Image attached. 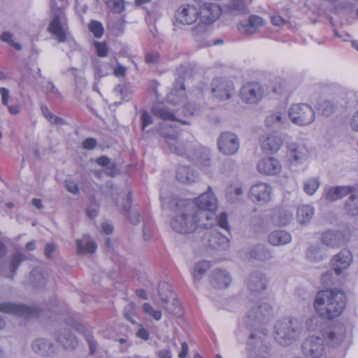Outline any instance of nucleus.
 <instances>
[{"instance_id": "f257e3e1", "label": "nucleus", "mask_w": 358, "mask_h": 358, "mask_svg": "<svg viewBox=\"0 0 358 358\" xmlns=\"http://www.w3.org/2000/svg\"><path fill=\"white\" fill-rule=\"evenodd\" d=\"M152 113L155 117L172 122L171 124L164 123L160 125L157 132L161 136L164 137L168 144L169 150L174 154L180 156H186L189 159L195 162L198 165L202 167L210 166V152L208 150H203L202 152L197 154H191L189 151L191 145L188 142L183 143L182 134L178 132L176 122L182 124H187V121H182L176 117L173 109H170L167 105L164 103L155 104L152 108Z\"/></svg>"}, {"instance_id": "f03ea898", "label": "nucleus", "mask_w": 358, "mask_h": 358, "mask_svg": "<svg viewBox=\"0 0 358 358\" xmlns=\"http://www.w3.org/2000/svg\"><path fill=\"white\" fill-rule=\"evenodd\" d=\"M272 314V307L266 302L251 305L241 323L247 328H256L248 341L250 358H269L270 347L267 344V330L261 325Z\"/></svg>"}, {"instance_id": "7ed1b4c3", "label": "nucleus", "mask_w": 358, "mask_h": 358, "mask_svg": "<svg viewBox=\"0 0 358 358\" xmlns=\"http://www.w3.org/2000/svg\"><path fill=\"white\" fill-rule=\"evenodd\" d=\"M346 306V297L343 291L326 289L317 293L314 307L317 313L326 319L338 317Z\"/></svg>"}, {"instance_id": "20e7f679", "label": "nucleus", "mask_w": 358, "mask_h": 358, "mask_svg": "<svg viewBox=\"0 0 358 358\" xmlns=\"http://www.w3.org/2000/svg\"><path fill=\"white\" fill-rule=\"evenodd\" d=\"M170 224L172 229L180 234L193 232L198 226L208 227L211 224L205 223L198 217L196 212L189 210L187 207L184 209L177 208L171 220Z\"/></svg>"}, {"instance_id": "39448f33", "label": "nucleus", "mask_w": 358, "mask_h": 358, "mask_svg": "<svg viewBox=\"0 0 358 358\" xmlns=\"http://www.w3.org/2000/svg\"><path fill=\"white\" fill-rule=\"evenodd\" d=\"M301 330L295 319L284 318L278 320L274 326L275 339L280 345H290L299 338Z\"/></svg>"}, {"instance_id": "423d86ee", "label": "nucleus", "mask_w": 358, "mask_h": 358, "mask_svg": "<svg viewBox=\"0 0 358 358\" xmlns=\"http://www.w3.org/2000/svg\"><path fill=\"white\" fill-rule=\"evenodd\" d=\"M194 203L197 208L192 210L197 213L201 220L203 217H206L207 221L215 218L218 208V201L210 186L208 187L206 192L194 199Z\"/></svg>"}, {"instance_id": "0eeeda50", "label": "nucleus", "mask_w": 358, "mask_h": 358, "mask_svg": "<svg viewBox=\"0 0 358 358\" xmlns=\"http://www.w3.org/2000/svg\"><path fill=\"white\" fill-rule=\"evenodd\" d=\"M288 116L292 122L299 127L310 125L315 120L313 108L307 103H295L290 106Z\"/></svg>"}, {"instance_id": "6e6552de", "label": "nucleus", "mask_w": 358, "mask_h": 358, "mask_svg": "<svg viewBox=\"0 0 358 358\" xmlns=\"http://www.w3.org/2000/svg\"><path fill=\"white\" fill-rule=\"evenodd\" d=\"M52 10L54 17L49 25V31L57 38L59 42L63 43L66 41L70 46L76 49L77 47L76 42L73 40L68 38L66 31L61 24V21L65 19V15L63 10L55 6L53 3H52Z\"/></svg>"}, {"instance_id": "1a4fd4ad", "label": "nucleus", "mask_w": 358, "mask_h": 358, "mask_svg": "<svg viewBox=\"0 0 358 358\" xmlns=\"http://www.w3.org/2000/svg\"><path fill=\"white\" fill-rule=\"evenodd\" d=\"M158 292L162 301L164 303L167 311L173 315L180 316L182 314V308L179 301L174 297L171 286L165 282L159 285Z\"/></svg>"}, {"instance_id": "9d476101", "label": "nucleus", "mask_w": 358, "mask_h": 358, "mask_svg": "<svg viewBox=\"0 0 358 358\" xmlns=\"http://www.w3.org/2000/svg\"><path fill=\"white\" fill-rule=\"evenodd\" d=\"M273 192V188L268 183L259 182L251 186L248 196L253 203L265 206L271 201Z\"/></svg>"}, {"instance_id": "9b49d317", "label": "nucleus", "mask_w": 358, "mask_h": 358, "mask_svg": "<svg viewBox=\"0 0 358 358\" xmlns=\"http://www.w3.org/2000/svg\"><path fill=\"white\" fill-rule=\"evenodd\" d=\"M175 22L180 25L194 24L199 19V8L194 3H184L175 13Z\"/></svg>"}, {"instance_id": "f8f14e48", "label": "nucleus", "mask_w": 358, "mask_h": 358, "mask_svg": "<svg viewBox=\"0 0 358 358\" xmlns=\"http://www.w3.org/2000/svg\"><path fill=\"white\" fill-rule=\"evenodd\" d=\"M200 22L205 24H211L221 15L222 7L216 3L199 1L197 4Z\"/></svg>"}, {"instance_id": "ddd939ff", "label": "nucleus", "mask_w": 358, "mask_h": 358, "mask_svg": "<svg viewBox=\"0 0 358 358\" xmlns=\"http://www.w3.org/2000/svg\"><path fill=\"white\" fill-rule=\"evenodd\" d=\"M211 92L214 97L220 101L228 100L235 93L234 85L229 80L217 78L212 81Z\"/></svg>"}, {"instance_id": "4468645a", "label": "nucleus", "mask_w": 358, "mask_h": 358, "mask_svg": "<svg viewBox=\"0 0 358 358\" xmlns=\"http://www.w3.org/2000/svg\"><path fill=\"white\" fill-rule=\"evenodd\" d=\"M264 92V89L259 83H248L241 87L240 98L245 103L254 104L263 98Z\"/></svg>"}, {"instance_id": "2eb2a0df", "label": "nucleus", "mask_w": 358, "mask_h": 358, "mask_svg": "<svg viewBox=\"0 0 358 358\" xmlns=\"http://www.w3.org/2000/svg\"><path fill=\"white\" fill-rule=\"evenodd\" d=\"M302 351L306 358H321L324 354L323 339L315 336L308 337L303 343Z\"/></svg>"}, {"instance_id": "dca6fc26", "label": "nucleus", "mask_w": 358, "mask_h": 358, "mask_svg": "<svg viewBox=\"0 0 358 358\" xmlns=\"http://www.w3.org/2000/svg\"><path fill=\"white\" fill-rule=\"evenodd\" d=\"M0 312L13 315L18 317H24L25 319L38 315V311L35 308L24 304L9 302L0 304Z\"/></svg>"}, {"instance_id": "f3484780", "label": "nucleus", "mask_w": 358, "mask_h": 358, "mask_svg": "<svg viewBox=\"0 0 358 358\" xmlns=\"http://www.w3.org/2000/svg\"><path fill=\"white\" fill-rule=\"evenodd\" d=\"M308 147L301 142H291L287 145V157L294 165L303 163L308 157Z\"/></svg>"}, {"instance_id": "a211bd4d", "label": "nucleus", "mask_w": 358, "mask_h": 358, "mask_svg": "<svg viewBox=\"0 0 358 358\" xmlns=\"http://www.w3.org/2000/svg\"><path fill=\"white\" fill-rule=\"evenodd\" d=\"M217 145L220 151L227 155H231L237 152L240 143L237 136L232 132H223L217 139Z\"/></svg>"}, {"instance_id": "6ab92c4d", "label": "nucleus", "mask_w": 358, "mask_h": 358, "mask_svg": "<svg viewBox=\"0 0 358 358\" xmlns=\"http://www.w3.org/2000/svg\"><path fill=\"white\" fill-rule=\"evenodd\" d=\"M322 336L327 345L331 348H336L343 342L345 329L341 324L336 325L325 330Z\"/></svg>"}, {"instance_id": "aec40b11", "label": "nucleus", "mask_w": 358, "mask_h": 358, "mask_svg": "<svg viewBox=\"0 0 358 358\" xmlns=\"http://www.w3.org/2000/svg\"><path fill=\"white\" fill-rule=\"evenodd\" d=\"M259 143L264 152L273 154L280 150L283 145V140L277 134H269L262 136L260 138Z\"/></svg>"}, {"instance_id": "412c9836", "label": "nucleus", "mask_w": 358, "mask_h": 358, "mask_svg": "<svg viewBox=\"0 0 358 358\" xmlns=\"http://www.w3.org/2000/svg\"><path fill=\"white\" fill-rule=\"evenodd\" d=\"M257 169L262 174L275 176L281 171L282 165L276 158L268 157L262 159L258 162Z\"/></svg>"}, {"instance_id": "4be33fe9", "label": "nucleus", "mask_w": 358, "mask_h": 358, "mask_svg": "<svg viewBox=\"0 0 358 358\" xmlns=\"http://www.w3.org/2000/svg\"><path fill=\"white\" fill-rule=\"evenodd\" d=\"M264 20L262 17L251 15L247 22H242L238 25V29L241 34L245 35L256 33L259 28L264 25Z\"/></svg>"}, {"instance_id": "5701e85b", "label": "nucleus", "mask_w": 358, "mask_h": 358, "mask_svg": "<svg viewBox=\"0 0 358 358\" xmlns=\"http://www.w3.org/2000/svg\"><path fill=\"white\" fill-rule=\"evenodd\" d=\"M267 278L260 273L251 275L248 281V287L254 296L261 294L266 289Z\"/></svg>"}, {"instance_id": "b1692460", "label": "nucleus", "mask_w": 358, "mask_h": 358, "mask_svg": "<svg viewBox=\"0 0 358 358\" xmlns=\"http://www.w3.org/2000/svg\"><path fill=\"white\" fill-rule=\"evenodd\" d=\"M352 261V256L350 250H343L331 260V266L336 273L339 275L341 271L348 268Z\"/></svg>"}, {"instance_id": "393cba45", "label": "nucleus", "mask_w": 358, "mask_h": 358, "mask_svg": "<svg viewBox=\"0 0 358 358\" xmlns=\"http://www.w3.org/2000/svg\"><path fill=\"white\" fill-rule=\"evenodd\" d=\"M31 348L34 352L42 357L51 356L55 351L52 342L42 338L34 340L31 343Z\"/></svg>"}, {"instance_id": "a878e982", "label": "nucleus", "mask_w": 358, "mask_h": 358, "mask_svg": "<svg viewBox=\"0 0 358 358\" xmlns=\"http://www.w3.org/2000/svg\"><path fill=\"white\" fill-rule=\"evenodd\" d=\"M210 280L214 287L223 289L230 285L231 278L226 270L215 269L210 274Z\"/></svg>"}, {"instance_id": "bb28decb", "label": "nucleus", "mask_w": 358, "mask_h": 358, "mask_svg": "<svg viewBox=\"0 0 358 358\" xmlns=\"http://www.w3.org/2000/svg\"><path fill=\"white\" fill-rule=\"evenodd\" d=\"M185 87L183 78L179 77L176 80V83L171 92L167 95V102L173 105L182 103L185 100Z\"/></svg>"}, {"instance_id": "cd10ccee", "label": "nucleus", "mask_w": 358, "mask_h": 358, "mask_svg": "<svg viewBox=\"0 0 358 358\" xmlns=\"http://www.w3.org/2000/svg\"><path fill=\"white\" fill-rule=\"evenodd\" d=\"M352 191V188L350 186L329 187L324 189L323 196L329 201H334L347 196Z\"/></svg>"}, {"instance_id": "c85d7f7f", "label": "nucleus", "mask_w": 358, "mask_h": 358, "mask_svg": "<svg viewBox=\"0 0 358 358\" xmlns=\"http://www.w3.org/2000/svg\"><path fill=\"white\" fill-rule=\"evenodd\" d=\"M210 247L216 250H227L229 248V239L221 233L212 230L208 235Z\"/></svg>"}, {"instance_id": "c756f323", "label": "nucleus", "mask_w": 358, "mask_h": 358, "mask_svg": "<svg viewBox=\"0 0 358 358\" xmlns=\"http://www.w3.org/2000/svg\"><path fill=\"white\" fill-rule=\"evenodd\" d=\"M176 178L180 182L191 184L197 181L198 174L189 166H180L177 169Z\"/></svg>"}, {"instance_id": "7c9ffc66", "label": "nucleus", "mask_w": 358, "mask_h": 358, "mask_svg": "<svg viewBox=\"0 0 358 358\" xmlns=\"http://www.w3.org/2000/svg\"><path fill=\"white\" fill-rule=\"evenodd\" d=\"M315 214L314 208L309 204H302L297 207L296 220L301 224H306L313 218Z\"/></svg>"}, {"instance_id": "2f4dec72", "label": "nucleus", "mask_w": 358, "mask_h": 358, "mask_svg": "<svg viewBox=\"0 0 358 358\" xmlns=\"http://www.w3.org/2000/svg\"><path fill=\"white\" fill-rule=\"evenodd\" d=\"M57 339L66 349H73L78 344L76 337L66 329L58 331Z\"/></svg>"}, {"instance_id": "473e14b6", "label": "nucleus", "mask_w": 358, "mask_h": 358, "mask_svg": "<svg viewBox=\"0 0 358 358\" xmlns=\"http://www.w3.org/2000/svg\"><path fill=\"white\" fill-rule=\"evenodd\" d=\"M268 241L271 245L280 246L289 243L292 241V236L286 231L276 230L269 234Z\"/></svg>"}, {"instance_id": "72a5a7b5", "label": "nucleus", "mask_w": 358, "mask_h": 358, "mask_svg": "<svg viewBox=\"0 0 358 358\" xmlns=\"http://www.w3.org/2000/svg\"><path fill=\"white\" fill-rule=\"evenodd\" d=\"M76 246L78 252L80 255L93 254L97 248L96 244L88 236H83L81 239H78L76 241Z\"/></svg>"}, {"instance_id": "f704fd0d", "label": "nucleus", "mask_w": 358, "mask_h": 358, "mask_svg": "<svg viewBox=\"0 0 358 358\" xmlns=\"http://www.w3.org/2000/svg\"><path fill=\"white\" fill-rule=\"evenodd\" d=\"M293 218V214L290 210L285 209L275 210L272 215V221L276 225H286Z\"/></svg>"}, {"instance_id": "c9c22d12", "label": "nucleus", "mask_w": 358, "mask_h": 358, "mask_svg": "<svg viewBox=\"0 0 358 358\" xmlns=\"http://www.w3.org/2000/svg\"><path fill=\"white\" fill-rule=\"evenodd\" d=\"M286 122V117L281 112H275L268 115L265 119V125L268 128L278 129Z\"/></svg>"}, {"instance_id": "e433bc0d", "label": "nucleus", "mask_w": 358, "mask_h": 358, "mask_svg": "<svg viewBox=\"0 0 358 358\" xmlns=\"http://www.w3.org/2000/svg\"><path fill=\"white\" fill-rule=\"evenodd\" d=\"M343 235L339 231H327L322 236L323 244L330 247L338 245L343 241Z\"/></svg>"}, {"instance_id": "4c0bfd02", "label": "nucleus", "mask_w": 358, "mask_h": 358, "mask_svg": "<svg viewBox=\"0 0 358 358\" xmlns=\"http://www.w3.org/2000/svg\"><path fill=\"white\" fill-rule=\"evenodd\" d=\"M225 8L229 12L234 14H245L249 11L244 0H228Z\"/></svg>"}, {"instance_id": "58836bf2", "label": "nucleus", "mask_w": 358, "mask_h": 358, "mask_svg": "<svg viewBox=\"0 0 358 358\" xmlns=\"http://www.w3.org/2000/svg\"><path fill=\"white\" fill-rule=\"evenodd\" d=\"M243 193V187L240 184L231 185L226 189L227 198L231 203H235L238 201Z\"/></svg>"}, {"instance_id": "ea45409f", "label": "nucleus", "mask_w": 358, "mask_h": 358, "mask_svg": "<svg viewBox=\"0 0 358 358\" xmlns=\"http://www.w3.org/2000/svg\"><path fill=\"white\" fill-rule=\"evenodd\" d=\"M272 257V255L265 246L258 245L255 246L250 252V259H255L260 261H265L270 259Z\"/></svg>"}, {"instance_id": "a19ab883", "label": "nucleus", "mask_w": 358, "mask_h": 358, "mask_svg": "<svg viewBox=\"0 0 358 358\" xmlns=\"http://www.w3.org/2000/svg\"><path fill=\"white\" fill-rule=\"evenodd\" d=\"M210 268V262L207 261H201L196 263L194 267V271L192 272V277L194 281V283L199 282L203 275L206 273V272Z\"/></svg>"}, {"instance_id": "79ce46f5", "label": "nucleus", "mask_w": 358, "mask_h": 358, "mask_svg": "<svg viewBox=\"0 0 358 358\" xmlns=\"http://www.w3.org/2000/svg\"><path fill=\"white\" fill-rule=\"evenodd\" d=\"M31 284L36 287H43L46 283V274L43 273L41 268H34L29 275Z\"/></svg>"}, {"instance_id": "37998d69", "label": "nucleus", "mask_w": 358, "mask_h": 358, "mask_svg": "<svg viewBox=\"0 0 358 358\" xmlns=\"http://www.w3.org/2000/svg\"><path fill=\"white\" fill-rule=\"evenodd\" d=\"M123 208L126 213H129L128 218L129 221L135 224L140 221V213L136 209H132L129 211L131 208V193L127 194V197L124 199Z\"/></svg>"}, {"instance_id": "c03bdc74", "label": "nucleus", "mask_w": 358, "mask_h": 358, "mask_svg": "<svg viewBox=\"0 0 358 358\" xmlns=\"http://www.w3.org/2000/svg\"><path fill=\"white\" fill-rule=\"evenodd\" d=\"M326 256L324 249L318 245L311 246L307 252V258L313 262H320L323 260Z\"/></svg>"}, {"instance_id": "a18cd8bd", "label": "nucleus", "mask_w": 358, "mask_h": 358, "mask_svg": "<svg viewBox=\"0 0 358 358\" xmlns=\"http://www.w3.org/2000/svg\"><path fill=\"white\" fill-rule=\"evenodd\" d=\"M95 69V74L99 77L108 76L113 69V66L110 63L101 64L98 59L93 62Z\"/></svg>"}, {"instance_id": "49530a36", "label": "nucleus", "mask_w": 358, "mask_h": 358, "mask_svg": "<svg viewBox=\"0 0 358 358\" xmlns=\"http://www.w3.org/2000/svg\"><path fill=\"white\" fill-rule=\"evenodd\" d=\"M320 185L318 178H313L306 180L303 184V190L308 195H313Z\"/></svg>"}, {"instance_id": "de8ad7c7", "label": "nucleus", "mask_w": 358, "mask_h": 358, "mask_svg": "<svg viewBox=\"0 0 358 358\" xmlns=\"http://www.w3.org/2000/svg\"><path fill=\"white\" fill-rule=\"evenodd\" d=\"M345 210L351 215H358V194L350 196L345 203Z\"/></svg>"}, {"instance_id": "09e8293b", "label": "nucleus", "mask_w": 358, "mask_h": 358, "mask_svg": "<svg viewBox=\"0 0 358 358\" xmlns=\"http://www.w3.org/2000/svg\"><path fill=\"white\" fill-rule=\"evenodd\" d=\"M48 98L50 100H57L60 98V93L52 82H48L43 87Z\"/></svg>"}, {"instance_id": "8fccbe9b", "label": "nucleus", "mask_w": 358, "mask_h": 358, "mask_svg": "<svg viewBox=\"0 0 358 358\" xmlns=\"http://www.w3.org/2000/svg\"><path fill=\"white\" fill-rule=\"evenodd\" d=\"M106 4L110 10L114 13H121L124 10L123 0H107Z\"/></svg>"}, {"instance_id": "3c124183", "label": "nucleus", "mask_w": 358, "mask_h": 358, "mask_svg": "<svg viewBox=\"0 0 358 358\" xmlns=\"http://www.w3.org/2000/svg\"><path fill=\"white\" fill-rule=\"evenodd\" d=\"M142 308H143V312L146 315L152 317L154 320H155L157 321L161 320L162 316V313L161 310H155L152 306V305H150L148 303H143Z\"/></svg>"}, {"instance_id": "603ef678", "label": "nucleus", "mask_w": 358, "mask_h": 358, "mask_svg": "<svg viewBox=\"0 0 358 358\" xmlns=\"http://www.w3.org/2000/svg\"><path fill=\"white\" fill-rule=\"evenodd\" d=\"M89 30L96 38H101L103 34V27L102 24L97 20H92L88 24Z\"/></svg>"}, {"instance_id": "864d4df0", "label": "nucleus", "mask_w": 358, "mask_h": 358, "mask_svg": "<svg viewBox=\"0 0 358 358\" xmlns=\"http://www.w3.org/2000/svg\"><path fill=\"white\" fill-rule=\"evenodd\" d=\"M41 110L44 117L52 124H59L62 122V119L55 116L48 108L47 106H43Z\"/></svg>"}, {"instance_id": "5fc2aeb1", "label": "nucleus", "mask_w": 358, "mask_h": 358, "mask_svg": "<svg viewBox=\"0 0 358 358\" xmlns=\"http://www.w3.org/2000/svg\"><path fill=\"white\" fill-rule=\"evenodd\" d=\"M25 259V257L22 253H16L15 255H13L11 261H10V271L13 273H15V271L18 268L19 265L21 264L22 262H23Z\"/></svg>"}, {"instance_id": "6e6d98bb", "label": "nucleus", "mask_w": 358, "mask_h": 358, "mask_svg": "<svg viewBox=\"0 0 358 358\" xmlns=\"http://www.w3.org/2000/svg\"><path fill=\"white\" fill-rule=\"evenodd\" d=\"M13 35L8 32L5 31L1 34L0 36V39L3 41L8 43L10 45L13 46L17 50H20L22 49L21 45L18 43H15L12 40Z\"/></svg>"}, {"instance_id": "4d7b16f0", "label": "nucleus", "mask_w": 358, "mask_h": 358, "mask_svg": "<svg viewBox=\"0 0 358 358\" xmlns=\"http://www.w3.org/2000/svg\"><path fill=\"white\" fill-rule=\"evenodd\" d=\"M217 225L222 228V229L229 231L230 230V225L228 222L227 215L225 213H221L217 217Z\"/></svg>"}, {"instance_id": "13d9d810", "label": "nucleus", "mask_w": 358, "mask_h": 358, "mask_svg": "<svg viewBox=\"0 0 358 358\" xmlns=\"http://www.w3.org/2000/svg\"><path fill=\"white\" fill-rule=\"evenodd\" d=\"M135 306L134 303H128L124 308V316L130 322L135 324L136 321L134 320Z\"/></svg>"}, {"instance_id": "bf43d9fd", "label": "nucleus", "mask_w": 358, "mask_h": 358, "mask_svg": "<svg viewBox=\"0 0 358 358\" xmlns=\"http://www.w3.org/2000/svg\"><path fill=\"white\" fill-rule=\"evenodd\" d=\"M334 106L333 103L329 101H324L320 105V110L325 116H329L334 111Z\"/></svg>"}, {"instance_id": "052dcab7", "label": "nucleus", "mask_w": 358, "mask_h": 358, "mask_svg": "<svg viewBox=\"0 0 358 358\" xmlns=\"http://www.w3.org/2000/svg\"><path fill=\"white\" fill-rule=\"evenodd\" d=\"M94 45L96 48V55L99 57H106L108 54V48L105 43L95 41Z\"/></svg>"}, {"instance_id": "680f3d73", "label": "nucleus", "mask_w": 358, "mask_h": 358, "mask_svg": "<svg viewBox=\"0 0 358 358\" xmlns=\"http://www.w3.org/2000/svg\"><path fill=\"white\" fill-rule=\"evenodd\" d=\"M142 120V129L144 130L145 128L153 123L152 116L147 112L144 111L141 115Z\"/></svg>"}, {"instance_id": "e2e57ef3", "label": "nucleus", "mask_w": 358, "mask_h": 358, "mask_svg": "<svg viewBox=\"0 0 358 358\" xmlns=\"http://www.w3.org/2000/svg\"><path fill=\"white\" fill-rule=\"evenodd\" d=\"M185 116L194 115L197 113V108L193 103H187L183 107Z\"/></svg>"}, {"instance_id": "0e129e2a", "label": "nucleus", "mask_w": 358, "mask_h": 358, "mask_svg": "<svg viewBox=\"0 0 358 358\" xmlns=\"http://www.w3.org/2000/svg\"><path fill=\"white\" fill-rule=\"evenodd\" d=\"M0 94L1 96V102L4 106H8L10 99L9 90L6 87L0 88Z\"/></svg>"}, {"instance_id": "69168bd1", "label": "nucleus", "mask_w": 358, "mask_h": 358, "mask_svg": "<svg viewBox=\"0 0 358 358\" xmlns=\"http://www.w3.org/2000/svg\"><path fill=\"white\" fill-rule=\"evenodd\" d=\"M350 126L353 131L358 132V110L352 115Z\"/></svg>"}, {"instance_id": "338daca9", "label": "nucleus", "mask_w": 358, "mask_h": 358, "mask_svg": "<svg viewBox=\"0 0 358 358\" xmlns=\"http://www.w3.org/2000/svg\"><path fill=\"white\" fill-rule=\"evenodd\" d=\"M96 141L93 138H87L83 143V147L87 150L94 149L96 145Z\"/></svg>"}, {"instance_id": "774afa93", "label": "nucleus", "mask_w": 358, "mask_h": 358, "mask_svg": "<svg viewBox=\"0 0 358 358\" xmlns=\"http://www.w3.org/2000/svg\"><path fill=\"white\" fill-rule=\"evenodd\" d=\"M156 355L159 358H172V352L170 348L159 350Z\"/></svg>"}]
</instances>
